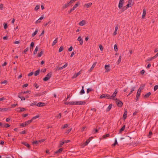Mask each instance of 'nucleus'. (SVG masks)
I'll return each mask as SVG.
<instances>
[{"label": "nucleus", "mask_w": 158, "mask_h": 158, "mask_svg": "<svg viewBox=\"0 0 158 158\" xmlns=\"http://www.w3.org/2000/svg\"><path fill=\"white\" fill-rule=\"evenodd\" d=\"M63 49H64L63 47L61 46L59 49V52H61V51H63Z\"/></svg>", "instance_id": "obj_44"}, {"label": "nucleus", "mask_w": 158, "mask_h": 158, "mask_svg": "<svg viewBox=\"0 0 158 158\" xmlns=\"http://www.w3.org/2000/svg\"><path fill=\"white\" fill-rule=\"evenodd\" d=\"M28 114H22V116L24 118H25L26 117H27V116H28Z\"/></svg>", "instance_id": "obj_59"}, {"label": "nucleus", "mask_w": 158, "mask_h": 158, "mask_svg": "<svg viewBox=\"0 0 158 158\" xmlns=\"http://www.w3.org/2000/svg\"><path fill=\"white\" fill-rule=\"evenodd\" d=\"M135 89V87H132L131 89L130 92L129 94L127 96H129L131 93H133V92L134 91Z\"/></svg>", "instance_id": "obj_29"}, {"label": "nucleus", "mask_w": 158, "mask_h": 158, "mask_svg": "<svg viewBox=\"0 0 158 158\" xmlns=\"http://www.w3.org/2000/svg\"><path fill=\"white\" fill-rule=\"evenodd\" d=\"M77 40L79 41L80 44L82 45L83 43V40L81 36H79L77 39Z\"/></svg>", "instance_id": "obj_10"}, {"label": "nucleus", "mask_w": 158, "mask_h": 158, "mask_svg": "<svg viewBox=\"0 0 158 158\" xmlns=\"http://www.w3.org/2000/svg\"><path fill=\"white\" fill-rule=\"evenodd\" d=\"M36 105L38 106L42 107L44 106L45 105V104L43 102H40L38 103Z\"/></svg>", "instance_id": "obj_9"}, {"label": "nucleus", "mask_w": 158, "mask_h": 158, "mask_svg": "<svg viewBox=\"0 0 158 158\" xmlns=\"http://www.w3.org/2000/svg\"><path fill=\"white\" fill-rule=\"evenodd\" d=\"M121 58H122V56H119V59L118 60L117 63L118 64H119V63H120L121 60Z\"/></svg>", "instance_id": "obj_36"}, {"label": "nucleus", "mask_w": 158, "mask_h": 158, "mask_svg": "<svg viewBox=\"0 0 158 158\" xmlns=\"http://www.w3.org/2000/svg\"><path fill=\"white\" fill-rule=\"evenodd\" d=\"M110 135L108 134H107L106 135H104L102 137L104 139H106V137H108Z\"/></svg>", "instance_id": "obj_43"}, {"label": "nucleus", "mask_w": 158, "mask_h": 158, "mask_svg": "<svg viewBox=\"0 0 158 158\" xmlns=\"http://www.w3.org/2000/svg\"><path fill=\"white\" fill-rule=\"evenodd\" d=\"M158 89V85H156L155 86L154 88V91H156L157 89Z\"/></svg>", "instance_id": "obj_51"}, {"label": "nucleus", "mask_w": 158, "mask_h": 158, "mask_svg": "<svg viewBox=\"0 0 158 158\" xmlns=\"http://www.w3.org/2000/svg\"><path fill=\"white\" fill-rule=\"evenodd\" d=\"M39 115H37L33 117L32 118V119L31 120H32V121L33 120L35 119H36L37 118H39Z\"/></svg>", "instance_id": "obj_45"}, {"label": "nucleus", "mask_w": 158, "mask_h": 158, "mask_svg": "<svg viewBox=\"0 0 158 158\" xmlns=\"http://www.w3.org/2000/svg\"><path fill=\"white\" fill-rule=\"evenodd\" d=\"M7 81L5 80L2 82H1V84H6V83H7Z\"/></svg>", "instance_id": "obj_60"}, {"label": "nucleus", "mask_w": 158, "mask_h": 158, "mask_svg": "<svg viewBox=\"0 0 158 158\" xmlns=\"http://www.w3.org/2000/svg\"><path fill=\"white\" fill-rule=\"evenodd\" d=\"M40 70V69L36 70L35 73V76H36L39 74Z\"/></svg>", "instance_id": "obj_27"}, {"label": "nucleus", "mask_w": 158, "mask_h": 158, "mask_svg": "<svg viewBox=\"0 0 158 158\" xmlns=\"http://www.w3.org/2000/svg\"><path fill=\"white\" fill-rule=\"evenodd\" d=\"M117 93V92H116V90L114 92V93H113V94L112 95L110 96V99H111L112 98H114L116 96Z\"/></svg>", "instance_id": "obj_19"}, {"label": "nucleus", "mask_w": 158, "mask_h": 158, "mask_svg": "<svg viewBox=\"0 0 158 158\" xmlns=\"http://www.w3.org/2000/svg\"><path fill=\"white\" fill-rule=\"evenodd\" d=\"M64 104L65 105H74V102H65Z\"/></svg>", "instance_id": "obj_12"}, {"label": "nucleus", "mask_w": 158, "mask_h": 158, "mask_svg": "<svg viewBox=\"0 0 158 158\" xmlns=\"http://www.w3.org/2000/svg\"><path fill=\"white\" fill-rule=\"evenodd\" d=\"M100 98H105L107 99H110V96L108 94H102L100 96Z\"/></svg>", "instance_id": "obj_3"}, {"label": "nucleus", "mask_w": 158, "mask_h": 158, "mask_svg": "<svg viewBox=\"0 0 158 158\" xmlns=\"http://www.w3.org/2000/svg\"><path fill=\"white\" fill-rule=\"evenodd\" d=\"M125 2V0H120L119 1L118 7L119 9H121L123 7L124 3Z\"/></svg>", "instance_id": "obj_2"}, {"label": "nucleus", "mask_w": 158, "mask_h": 158, "mask_svg": "<svg viewBox=\"0 0 158 158\" xmlns=\"http://www.w3.org/2000/svg\"><path fill=\"white\" fill-rule=\"evenodd\" d=\"M97 63V62H94L93 64L92 65V67H91V68L90 69V70H89L90 72H91L92 70L96 66V64Z\"/></svg>", "instance_id": "obj_17"}, {"label": "nucleus", "mask_w": 158, "mask_h": 158, "mask_svg": "<svg viewBox=\"0 0 158 158\" xmlns=\"http://www.w3.org/2000/svg\"><path fill=\"white\" fill-rule=\"evenodd\" d=\"M151 94V93L150 92H148L144 96L145 98H148V97Z\"/></svg>", "instance_id": "obj_26"}, {"label": "nucleus", "mask_w": 158, "mask_h": 158, "mask_svg": "<svg viewBox=\"0 0 158 158\" xmlns=\"http://www.w3.org/2000/svg\"><path fill=\"white\" fill-rule=\"evenodd\" d=\"M58 38H56L55 40L53 41L52 44V46H53L55 45L57 42Z\"/></svg>", "instance_id": "obj_24"}, {"label": "nucleus", "mask_w": 158, "mask_h": 158, "mask_svg": "<svg viewBox=\"0 0 158 158\" xmlns=\"http://www.w3.org/2000/svg\"><path fill=\"white\" fill-rule=\"evenodd\" d=\"M92 3L90 2L88 3H86L85 4L84 7L85 8H88L92 5Z\"/></svg>", "instance_id": "obj_13"}, {"label": "nucleus", "mask_w": 158, "mask_h": 158, "mask_svg": "<svg viewBox=\"0 0 158 158\" xmlns=\"http://www.w3.org/2000/svg\"><path fill=\"white\" fill-rule=\"evenodd\" d=\"M114 49L116 52H117L118 50V47L116 44H115L114 45Z\"/></svg>", "instance_id": "obj_42"}, {"label": "nucleus", "mask_w": 158, "mask_h": 158, "mask_svg": "<svg viewBox=\"0 0 158 158\" xmlns=\"http://www.w3.org/2000/svg\"><path fill=\"white\" fill-rule=\"evenodd\" d=\"M92 139V137H90L85 142V145H87Z\"/></svg>", "instance_id": "obj_11"}, {"label": "nucleus", "mask_w": 158, "mask_h": 158, "mask_svg": "<svg viewBox=\"0 0 158 158\" xmlns=\"http://www.w3.org/2000/svg\"><path fill=\"white\" fill-rule=\"evenodd\" d=\"M125 127V125H124L119 130V132L120 133H121L124 130Z\"/></svg>", "instance_id": "obj_23"}, {"label": "nucleus", "mask_w": 158, "mask_h": 158, "mask_svg": "<svg viewBox=\"0 0 158 158\" xmlns=\"http://www.w3.org/2000/svg\"><path fill=\"white\" fill-rule=\"evenodd\" d=\"M33 74V72H31V73H29L28 74V76H32Z\"/></svg>", "instance_id": "obj_58"}, {"label": "nucleus", "mask_w": 158, "mask_h": 158, "mask_svg": "<svg viewBox=\"0 0 158 158\" xmlns=\"http://www.w3.org/2000/svg\"><path fill=\"white\" fill-rule=\"evenodd\" d=\"M64 68V67L63 66H62L61 67H58L55 69V70L56 72V71H59L60 70L63 69Z\"/></svg>", "instance_id": "obj_18"}, {"label": "nucleus", "mask_w": 158, "mask_h": 158, "mask_svg": "<svg viewBox=\"0 0 158 158\" xmlns=\"http://www.w3.org/2000/svg\"><path fill=\"white\" fill-rule=\"evenodd\" d=\"M26 110V109L24 108L19 107L16 109V111L19 113H20L23 111H24Z\"/></svg>", "instance_id": "obj_6"}, {"label": "nucleus", "mask_w": 158, "mask_h": 158, "mask_svg": "<svg viewBox=\"0 0 158 158\" xmlns=\"http://www.w3.org/2000/svg\"><path fill=\"white\" fill-rule=\"evenodd\" d=\"M133 2L132 0H129L128 2V3L126 6V8L131 7L133 5Z\"/></svg>", "instance_id": "obj_5"}, {"label": "nucleus", "mask_w": 158, "mask_h": 158, "mask_svg": "<svg viewBox=\"0 0 158 158\" xmlns=\"http://www.w3.org/2000/svg\"><path fill=\"white\" fill-rule=\"evenodd\" d=\"M18 97L21 99L22 101L25 100V98L24 97H21L20 95L19 94L18 95Z\"/></svg>", "instance_id": "obj_31"}, {"label": "nucleus", "mask_w": 158, "mask_h": 158, "mask_svg": "<svg viewBox=\"0 0 158 158\" xmlns=\"http://www.w3.org/2000/svg\"><path fill=\"white\" fill-rule=\"evenodd\" d=\"M80 93L81 94H83L85 93V91L84 89V86H82V89L80 92Z\"/></svg>", "instance_id": "obj_34"}, {"label": "nucleus", "mask_w": 158, "mask_h": 158, "mask_svg": "<svg viewBox=\"0 0 158 158\" xmlns=\"http://www.w3.org/2000/svg\"><path fill=\"white\" fill-rule=\"evenodd\" d=\"M72 129H69L66 132V133L68 134L71 131Z\"/></svg>", "instance_id": "obj_61"}, {"label": "nucleus", "mask_w": 158, "mask_h": 158, "mask_svg": "<svg viewBox=\"0 0 158 158\" xmlns=\"http://www.w3.org/2000/svg\"><path fill=\"white\" fill-rule=\"evenodd\" d=\"M99 47L101 51H102L103 50V47L102 45H100L99 46Z\"/></svg>", "instance_id": "obj_63"}, {"label": "nucleus", "mask_w": 158, "mask_h": 158, "mask_svg": "<svg viewBox=\"0 0 158 158\" xmlns=\"http://www.w3.org/2000/svg\"><path fill=\"white\" fill-rule=\"evenodd\" d=\"M127 111L126 110L125 111L123 114V118L124 119H125L127 117Z\"/></svg>", "instance_id": "obj_21"}, {"label": "nucleus", "mask_w": 158, "mask_h": 158, "mask_svg": "<svg viewBox=\"0 0 158 158\" xmlns=\"http://www.w3.org/2000/svg\"><path fill=\"white\" fill-rule=\"evenodd\" d=\"M145 73V71L144 70H142L140 72V73L142 75H143Z\"/></svg>", "instance_id": "obj_57"}, {"label": "nucleus", "mask_w": 158, "mask_h": 158, "mask_svg": "<svg viewBox=\"0 0 158 158\" xmlns=\"http://www.w3.org/2000/svg\"><path fill=\"white\" fill-rule=\"evenodd\" d=\"M28 50V48H27L26 49L24 50L23 52L24 53H26Z\"/></svg>", "instance_id": "obj_56"}, {"label": "nucleus", "mask_w": 158, "mask_h": 158, "mask_svg": "<svg viewBox=\"0 0 158 158\" xmlns=\"http://www.w3.org/2000/svg\"><path fill=\"white\" fill-rule=\"evenodd\" d=\"M26 131L25 130H24L23 131H21L19 133L20 134H26Z\"/></svg>", "instance_id": "obj_53"}, {"label": "nucleus", "mask_w": 158, "mask_h": 158, "mask_svg": "<svg viewBox=\"0 0 158 158\" xmlns=\"http://www.w3.org/2000/svg\"><path fill=\"white\" fill-rule=\"evenodd\" d=\"M52 75V73H51L50 72L49 73L46 75V77L43 78V80L44 81H48L51 78Z\"/></svg>", "instance_id": "obj_1"}, {"label": "nucleus", "mask_w": 158, "mask_h": 158, "mask_svg": "<svg viewBox=\"0 0 158 158\" xmlns=\"http://www.w3.org/2000/svg\"><path fill=\"white\" fill-rule=\"evenodd\" d=\"M112 106V105L111 104H110L109 105V106H108V107L107 108L106 111H110V109H111Z\"/></svg>", "instance_id": "obj_20"}, {"label": "nucleus", "mask_w": 158, "mask_h": 158, "mask_svg": "<svg viewBox=\"0 0 158 158\" xmlns=\"http://www.w3.org/2000/svg\"><path fill=\"white\" fill-rule=\"evenodd\" d=\"M86 103V102L84 101H75L74 102V105H85Z\"/></svg>", "instance_id": "obj_7"}, {"label": "nucleus", "mask_w": 158, "mask_h": 158, "mask_svg": "<svg viewBox=\"0 0 158 158\" xmlns=\"http://www.w3.org/2000/svg\"><path fill=\"white\" fill-rule=\"evenodd\" d=\"M80 4V2H78L73 7V10H74L76 9L77 6Z\"/></svg>", "instance_id": "obj_22"}, {"label": "nucleus", "mask_w": 158, "mask_h": 158, "mask_svg": "<svg viewBox=\"0 0 158 158\" xmlns=\"http://www.w3.org/2000/svg\"><path fill=\"white\" fill-rule=\"evenodd\" d=\"M38 31V30L37 29H36L35 31L31 35V36L32 37H34L37 33Z\"/></svg>", "instance_id": "obj_25"}, {"label": "nucleus", "mask_w": 158, "mask_h": 158, "mask_svg": "<svg viewBox=\"0 0 158 158\" xmlns=\"http://www.w3.org/2000/svg\"><path fill=\"white\" fill-rule=\"evenodd\" d=\"M81 74L80 72H79L77 74H75L73 76V78H76L78 77Z\"/></svg>", "instance_id": "obj_30"}, {"label": "nucleus", "mask_w": 158, "mask_h": 158, "mask_svg": "<svg viewBox=\"0 0 158 158\" xmlns=\"http://www.w3.org/2000/svg\"><path fill=\"white\" fill-rule=\"evenodd\" d=\"M117 106L120 107H121L123 105V103L122 102L120 101H117Z\"/></svg>", "instance_id": "obj_14"}, {"label": "nucleus", "mask_w": 158, "mask_h": 158, "mask_svg": "<svg viewBox=\"0 0 158 158\" xmlns=\"http://www.w3.org/2000/svg\"><path fill=\"white\" fill-rule=\"evenodd\" d=\"M43 51H41L40 53H38V57H41L42 55V54H43Z\"/></svg>", "instance_id": "obj_40"}, {"label": "nucleus", "mask_w": 158, "mask_h": 158, "mask_svg": "<svg viewBox=\"0 0 158 158\" xmlns=\"http://www.w3.org/2000/svg\"><path fill=\"white\" fill-rule=\"evenodd\" d=\"M68 127V124H65L64 125V126L63 127H62V128L63 129H64L66 128L67 127Z\"/></svg>", "instance_id": "obj_49"}, {"label": "nucleus", "mask_w": 158, "mask_h": 158, "mask_svg": "<svg viewBox=\"0 0 158 158\" xmlns=\"http://www.w3.org/2000/svg\"><path fill=\"white\" fill-rule=\"evenodd\" d=\"M105 68L106 70L105 72H108L110 70V66L109 65H106Z\"/></svg>", "instance_id": "obj_8"}, {"label": "nucleus", "mask_w": 158, "mask_h": 158, "mask_svg": "<svg viewBox=\"0 0 158 158\" xmlns=\"http://www.w3.org/2000/svg\"><path fill=\"white\" fill-rule=\"evenodd\" d=\"M3 24H4V28L5 29H6L7 28V24L4 23Z\"/></svg>", "instance_id": "obj_55"}, {"label": "nucleus", "mask_w": 158, "mask_h": 158, "mask_svg": "<svg viewBox=\"0 0 158 158\" xmlns=\"http://www.w3.org/2000/svg\"><path fill=\"white\" fill-rule=\"evenodd\" d=\"M32 122V120H28L27 121H26L25 122L26 124L27 125H28L30 123H31Z\"/></svg>", "instance_id": "obj_32"}, {"label": "nucleus", "mask_w": 158, "mask_h": 158, "mask_svg": "<svg viewBox=\"0 0 158 158\" xmlns=\"http://www.w3.org/2000/svg\"><path fill=\"white\" fill-rule=\"evenodd\" d=\"M30 91L29 90L26 91L22 92H21L20 94H25L29 93Z\"/></svg>", "instance_id": "obj_41"}, {"label": "nucleus", "mask_w": 158, "mask_h": 158, "mask_svg": "<svg viewBox=\"0 0 158 158\" xmlns=\"http://www.w3.org/2000/svg\"><path fill=\"white\" fill-rule=\"evenodd\" d=\"M158 56V52L154 56H153V58L154 59L156 58Z\"/></svg>", "instance_id": "obj_62"}, {"label": "nucleus", "mask_w": 158, "mask_h": 158, "mask_svg": "<svg viewBox=\"0 0 158 158\" xmlns=\"http://www.w3.org/2000/svg\"><path fill=\"white\" fill-rule=\"evenodd\" d=\"M73 47L72 46H71L69 49H68V51H71L73 50Z\"/></svg>", "instance_id": "obj_64"}, {"label": "nucleus", "mask_w": 158, "mask_h": 158, "mask_svg": "<svg viewBox=\"0 0 158 158\" xmlns=\"http://www.w3.org/2000/svg\"><path fill=\"white\" fill-rule=\"evenodd\" d=\"M39 142V141L35 140V141H34L32 143L33 144H38Z\"/></svg>", "instance_id": "obj_46"}, {"label": "nucleus", "mask_w": 158, "mask_h": 158, "mask_svg": "<svg viewBox=\"0 0 158 158\" xmlns=\"http://www.w3.org/2000/svg\"><path fill=\"white\" fill-rule=\"evenodd\" d=\"M77 0H71L69 2L65 4L63 8H66L67 7L70 5L72 3L76 1Z\"/></svg>", "instance_id": "obj_4"}, {"label": "nucleus", "mask_w": 158, "mask_h": 158, "mask_svg": "<svg viewBox=\"0 0 158 158\" xmlns=\"http://www.w3.org/2000/svg\"><path fill=\"white\" fill-rule=\"evenodd\" d=\"M144 87V85H143V84L141 85H140V86L139 87V90H140V91H141L142 89H143Z\"/></svg>", "instance_id": "obj_35"}, {"label": "nucleus", "mask_w": 158, "mask_h": 158, "mask_svg": "<svg viewBox=\"0 0 158 158\" xmlns=\"http://www.w3.org/2000/svg\"><path fill=\"white\" fill-rule=\"evenodd\" d=\"M27 126L25 123H23L21 124H20V126H21V127H26V126Z\"/></svg>", "instance_id": "obj_39"}, {"label": "nucleus", "mask_w": 158, "mask_h": 158, "mask_svg": "<svg viewBox=\"0 0 158 158\" xmlns=\"http://www.w3.org/2000/svg\"><path fill=\"white\" fill-rule=\"evenodd\" d=\"M40 5H37L35 7V10H38L40 9Z\"/></svg>", "instance_id": "obj_50"}, {"label": "nucleus", "mask_w": 158, "mask_h": 158, "mask_svg": "<svg viewBox=\"0 0 158 158\" xmlns=\"http://www.w3.org/2000/svg\"><path fill=\"white\" fill-rule=\"evenodd\" d=\"M38 50V47H36L34 51L33 54L34 55H35L37 53V52Z\"/></svg>", "instance_id": "obj_33"}, {"label": "nucleus", "mask_w": 158, "mask_h": 158, "mask_svg": "<svg viewBox=\"0 0 158 158\" xmlns=\"http://www.w3.org/2000/svg\"><path fill=\"white\" fill-rule=\"evenodd\" d=\"M22 143L23 144L27 147L28 148L30 147V145L27 143L23 142Z\"/></svg>", "instance_id": "obj_28"}, {"label": "nucleus", "mask_w": 158, "mask_h": 158, "mask_svg": "<svg viewBox=\"0 0 158 158\" xmlns=\"http://www.w3.org/2000/svg\"><path fill=\"white\" fill-rule=\"evenodd\" d=\"M146 15V10H143V15H142V18L143 19L144 18Z\"/></svg>", "instance_id": "obj_37"}, {"label": "nucleus", "mask_w": 158, "mask_h": 158, "mask_svg": "<svg viewBox=\"0 0 158 158\" xmlns=\"http://www.w3.org/2000/svg\"><path fill=\"white\" fill-rule=\"evenodd\" d=\"M63 148H60L58 150L56 151L55 153L56 154H60L61 153V152L63 151Z\"/></svg>", "instance_id": "obj_15"}, {"label": "nucleus", "mask_w": 158, "mask_h": 158, "mask_svg": "<svg viewBox=\"0 0 158 158\" xmlns=\"http://www.w3.org/2000/svg\"><path fill=\"white\" fill-rule=\"evenodd\" d=\"M152 131H149L148 135V137L149 138H150L151 137V135H152Z\"/></svg>", "instance_id": "obj_38"}, {"label": "nucleus", "mask_w": 158, "mask_h": 158, "mask_svg": "<svg viewBox=\"0 0 158 158\" xmlns=\"http://www.w3.org/2000/svg\"><path fill=\"white\" fill-rule=\"evenodd\" d=\"M154 59V58H153V57H152L151 58H148L147 59V61H151V60H152Z\"/></svg>", "instance_id": "obj_54"}, {"label": "nucleus", "mask_w": 158, "mask_h": 158, "mask_svg": "<svg viewBox=\"0 0 158 158\" xmlns=\"http://www.w3.org/2000/svg\"><path fill=\"white\" fill-rule=\"evenodd\" d=\"M10 125H9V124L7 123H6L5 124L4 126H3V127H5L6 128L8 127H10Z\"/></svg>", "instance_id": "obj_48"}, {"label": "nucleus", "mask_w": 158, "mask_h": 158, "mask_svg": "<svg viewBox=\"0 0 158 158\" xmlns=\"http://www.w3.org/2000/svg\"><path fill=\"white\" fill-rule=\"evenodd\" d=\"M85 20H83L80 21L79 23V25L80 26H82L85 25Z\"/></svg>", "instance_id": "obj_16"}, {"label": "nucleus", "mask_w": 158, "mask_h": 158, "mask_svg": "<svg viewBox=\"0 0 158 158\" xmlns=\"http://www.w3.org/2000/svg\"><path fill=\"white\" fill-rule=\"evenodd\" d=\"M92 90V89L91 88H88L87 89V93H89L90 91Z\"/></svg>", "instance_id": "obj_47"}, {"label": "nucleus", "mask_w": 158, "mask_h": 158, "mask_svg": "<svg viewBox=\"0 0 158 158\" xmlns=\"http://www.w3.org/2000/svg\"><path fill=\"white\" fill-rule=\"evenodd\" d=\"M118 144V142L117 140L116 139H115L114 143L112 144V145L114 146H115V145Z\"/></svg>", "instance_id": "obj_52"}]
</instances>
